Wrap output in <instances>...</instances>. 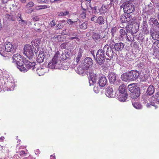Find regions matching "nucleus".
<instances>
[{
    "instance_id": "obj_37",
    "label": "nucleus",
    "mask_w": 159,
    "mask_h": 159,
    "mask_svg": "<svg viewBox=\"0 0 159 159\" xmlns=\"http://www.w3.org/2000/svg\"><path fill=\"white\" fill-rule=\"evenodd\" d=\"M52 39L53 40L56 42H60L61 40V35H58L56 36H54Z\"/></svg>"
},
{
    "instance_id": "obj_27",
    "label": "nucleus",
    "mask_w": 159,
    "mask_h": 159,
    "mask_svg": "<svg viewBox=\"0 0 159 159\" xmlns=\"http://www.w3.org/2000/svg\"><path fill=\"white\" fill-rule=\"evenodd\" d=\"M150 21L152 23V25H154L157 27L159 30V23L157 19L153 18H151L150 19Z\"/></svg>"
},
{
    "instance_id": "obj_57",
    "label": "nucleus",
    "mask_w": 159,
    "mask_h": 159,
    "mask_svg": "<svg viewBox=\"0 0 159 159\" xmlns=\"http://www.w3.org/2000/svg\"><path fill=\"white\" fill-rule=\"evenodd\" d=\"M80 61V57L78 56L76 58L75 62L76 63H78Z\"/></svg>"
},
{
    "instance_id": "obj_14",
    "label": "nucleus",
    "mask_w": 159,
    "mask_h": 159,
    "mask_svg": "<svg viewBox=\"0 0 159 159\" xmlns=\"http://www.w3.org/2000/svg\"><path fill=\"white\" fill-rule=\"evenodd\" d=\"M84 3L82 2L81 3V7L83 9L82 10H80V13H82V14H80V20H81L80 18L81 17L82 19H84L86 17V14L85 11L87 9V6L86 5H84Z\"/></svg>"
},
{
    "instance_id": "obj_16",
    "label": "nucleus",
    "mask_w": 159,
    "mask_h": 159,
    "mask_svg": "<svg viewBox=\"0 0 159 159\" xmlns=\"http://www.w3.org/2000/svg\"><path fill=\"white\" fill-rule=\"evenodd\" d=\"M44 53L43 51H40L39 52V54H38L36 59V61L38 63H42L43 61L44 58Z\"/></svg>"
},
{
    "instance_id": "obj_20",
    "label": "nucleus",
    "mask_w": 159,
    "mask_h": 159,
    "mask_svg": "<svg viewBox=\"0 0 159 159\" xmlns=\"http://www.w3.org/2000/svg\"><path fill=\"white\" fill-rule=\"evenodd\" d=\"M98 82L99 86L102 87H104L106 85L107 82L106 77L104 76L101 77L100 78Z\"/></svg>"
},
{
    "instance_id": "obj_13",
    "label": "nucleus",
    "mask_w": 159,
    "mask_h": 159,
    "mask_svg": "<svg viewBox=\"0 0 159 159\" xmlns=\"http://www.w3.org/2000/svg\"><path fill=\"white\" fill-rule=\"evenodd\" d=\"M151 98H150L149 99H148V98L147 97H143L142 98V101L143 102L144 104H146V106L147 107H149L151 106H154L155 107V108H156L157 107V106L155 104H153L152 102V101H150L149 99Z\"/></svg>"
},
{
    "instance_id": "obj_34",
    "label": "nucleus",
    "mask_w": 159,
    "mask_h": 159,
    "mask_svg": "<svg viewBox=\"0 0 159 159\" xmlns=\"http://www.w3.org/2000/svg\"><path fill=\"white\" fill-rule=\"evenodd\" d=\"M148 7L149 12L151 14L153 13L155 11V7L151 3L149 4Z\"/></svg>"
},
{
    "instance_id": "obj_51",
    "label": "nucleus",
    "mask_w": 159,
    "mask_h": 159,
    "mask_svg": "<svg viewBox=\"0 0 159 159\" xmlns=\"http://www.w3.org/2000/svg\"><path fill=\"white\" fill-rule=\"evenodd\" d=\"M50 7L49 6L44 5H41L42 9H44L46 8H49Z\"/></svg>"
},
{
    "instance_id": "obj_29",
    "label": "nucleus",
    "mask_w": 159,
    "mask_h": 159,
    "mask_svg": "<svg viewBox=\"0 0 159 159\" xmlns=\"http://www.w3.org/2000/svg\"><path fill=\"white\" fill-rule=\"evenodd\" d=\"M132 104L133 106L136 109H141L142 108V106L138 102H132Z\"/></svg>"
},
{
    "instance_id": "obj_62",
    "label": "nucleus",
    "mask_w": 159,
    "mask_h": 159,
    "mask_svg": "<svg viewBox=\"0 0 159 159\" xmlns=\"http://www.w3.org/2000/svg\"><path fill=\"white\" fill-rule=\"evenodd\" d=\"M55 156L53 155H51L50 156V159H55Z\"/></svg>"
},
{
    "instance_id": "obj_15",
    "label": "nucleus",
    "mask_w": 159,
    "mask_h": 159,
    "mask_svg": "<svg viewBox=\"0 0 159 159\" xmlns=\"http://www.w3.org/2000/svg\"><path fill=\"white\" fill-rule=\"evenodd\" d=\"M128 97V95L127 93H124L119 94L118 98L120 101L124 102L126 101Z\"/></svg>"
},
{
    "instance_id": "obj_44",
    "label": "nucleus",
    "mask_w": 159,
    "mask_h": 159,
    "mask_svg": "<svg viewBox=\"0 0 159 159\" xmlns=\"http://www.w3.org/2000/svg\"><path fill=\"white\" fill-rule=\"evenodd\" d=\"M57 30L61 29L63 27V25L62 23H59L56 26Z\"/></svg>"
},
{
    "instance_id": "obj_1",
    "label": "nucleus",
    "mask_w": 159,
    "mask_h": 159,
    "mask_svg": "<svg viewBox=\"0 0 159 159\" xmlns=\"http://www.w3.org/2000/svg\"><path fill=\"white\" fill-rule=\"evenodd\" d=\"M113 48L108 44H106L103 49H99L97 52L96 55V60L99 64H102L105 59L111 60L114 55Z\"/></svg>"
},
{
    "instance_id": "obj_24",
    "label": "nucleus",
    "mask_w": 159,
    "mask_h": 159,
    "mask_svg": "<svg viewBox=\"0 0 159 159\" xmlns=\"http://www.w3.org/2000/svg\"><path fill=\"white\" fill-rule=\"evenodd\" d=\"M154 87L152 85H151L148 88L146 93L148 95H151L154 93Z\"/></svg>"
},
{
    "instance_id": "obj_21",
    "label": "nucleus",
    "mask_w": 159,
    "mask_h": 159,
    "mask_svg": "<svg viewBox=\"0 0 159 159\" xmlns=\"http://www.w3.org/2000/svg\"><path fill=\"white\" fill-rule=\"evenodd\" d=\"M115 50L117 51H121L124 47V44L121 42L116 43L114 46Z\"/></svg>"
},
{
    "instance_id": "obj_36",
    "label": "nucleus",
    "mask_w": 159,
    "mask_h": 159,
    "mask_svg": "<svg viewBox=\"0 0 159 159\" xmlns=\"http://www.w3.org/2000/svg\"><path fill=\"white\" fill-rule=\"evenodd\" d=\"M118 30V28L115 26L112 28L111 29V33L112 37L114 36L115 34Z\"/></svg>"
},
{
    "instance_id": "obj_10",
    "label": "nucleus",
    "mask_w": 159,
    "mask_h": 159,
    "mask_svg": "<svg viewBox=\"0 0 159 159\" xmlns=\"http://www.w3.org/2000/svg\"><path fill=\"white\" fill-rule=\"evenodd\" d=\"M130 77V80L132 81L136 80L139 76V73L136 70H131L129 72Z\"/></svg>"
},
{
    "instance_id": "obj_12",
    "label": "nucleus",
    "mask_w": 159,
    "mask_h": 159,
    "mask_svg": "<svg viewBox=\"0 0 159 159\" xmlns=\"http://www.w3.org/2000/svg\"><path fill=\"white\" fill-rule=\"evenodd\" d=\"M132 17L129 14H126L124 16H122L120 19L121 22L122 23L128 22L130 23L132 22Z\"/></svg>"
},
{
    "instance_id": "obj_41",
    "label": "nucleus",
    "mask_w": 159,
    "mask_h": 159,
    "mask_svg": "<svg viewBox=\"0 0 159 159\" xmlns=\"http://www.w3.org/2000/svg\"><path fill=\"white\" fill-rule=\"evenodd\" d=\"M34 3L33 2L31 1L28 3L26 5V7H31L34 6Z\"/></svg>"
},
{
    "instance_id": "obj_9",
    "label": "nucleus",
    "mask_w": 159,
    "mask_h": 159,
    "mask_svg": "<svg viewBox=\"0 0 159 159\" xmlns=\"http://www.w3.org/2000/svg\"><path fill=\"white\" fill-rule=\"evenodd\" d=\"M124 12L127 14L131 13L135 10L134 6L132 4H128L124 6Z\"/></svg>"
},
{
    "instance_id": "obj_39",
    "label": "nucleus",
    "mask_w": 159,
    "mask_h": 159,
    "mask_svg": "<svg viewBox=\"0 0 159 159\" xmlns=\"http://www.w3.org/2000/svg\"><path fill=\"white\" fill-rule=\"evenodd\" d=\"M87 22H84L80 25V29L85 30L87 28Z\"/></svg>"
},
{
    "instance_id": "obj_38",
    "label": "nucleus",
    "mask_w": 159,
    "mask_h": 159,
    "mask_svg": "<svg viewBox=\"0 0 159 159\" xmlns=\"http://www.w3.org/2000/svg\"><path fill=\"white\" fill-rule=\"evenodd\" d=\"M18 16L19 17V18H18V20L19 22V23H23L25 24H27L26 21V20H24L22 19L20 14H18Z\"/></svg>"
},
{
    "instance_id": "obj_25",
    "label": "nucleus",
    "mask_w": 159,
    "mask_h": 159,
    "mask_svg": "<svg viewBox=\"0 0 159 159\" xmlns=\"http://www.w3.org/2000/svg\"><path fill=\"white\" fill-rule=\"evenodd\" d=\"M148 76V74L145 73V72H142L139 74V77L141 81H145L147 79Z\"/></svg>"
},
{
    "instance_id": "obj_30",
    "label": "nucleus",
    "mask_w": 159,
    "mask_h": 159,
    "mask_svg": "<svg viewBox=\"0 0 159 159\" xmlns=\"http://www.w3.org/2000/svg\"><path fill=\"white\" fill-rule=\"evenodd\" d=\"M36 72L39 76L43 75L45 72L44 69L42 68L37 69L36 70Z\"/></svg>"
},
{
    "instance_id": "obj_49",
    "label": "nucleus",
    "mask_w": 159,
    "mask_h": 159,
    "mask_svg": "<svg viewBox=\"0 0 159 159\" xmlns=\"http://www.w3.org/2000/svg\"><path fill=\"white\" fill-rule=\"evenodd\" d=\"M49 25L52 27L56 25L54 20H53L52 21H51L50 22Z\"/></svg>"
},
{
    "instance_id": "obj_46",
    "label": "nucleus",
    "mask_w": 159,
    "mask_h": 159,
    "mask_svg": "<svg viewBox=\"0 0 159 159\" xmlns=\"http://www.w3.org/2000/svg\"><path fill=\"white\" fill-rule=\"evenodd\" d=\"M37 1L39 3H48L49 0H37Z\"/></svg>"
},
{
    "instance_id": "obj_4",
    "label": "nucleus",
    "mask_w": 159,
    "mask_h": 159,
    "mask_svg": "<svg viewBox=\"0 0 159 159\" xmlns=\"http://www.w3.org/2000/svg\"><path fill=\"white\" fill-rule=\"evenodd\" d=\"M59 54V52L57 51L52 59V61L48 64V68L51 69H59L61 68V63Z\"/></svg>"
},
{
    "instance_id": "obj_53",
    "label": "nucleus",
    "mask_w": 159,
    "mask_h": 159,
    "mask_svg": "<svg viewBox=\"0 0 159 159\" xmlns=\"http://www.w3.org/2000/svg\"><path fill=\"white\" fill-rule=\"evenodd\" d=\"M66 44L65 43H63V44H62L61 45V48H63V49L65 48H66Z\"/></svg>"
},
{
    "instance_id": "obj_22",
    "label": "nucleus",
    "mask_w": 159,
    "mask_h": 159,
    "mask_svg": "<svg viewBox=\"0 0 159 159\" xmlns=\"http://www.w3.org/2000/svg\"><path fill=\"white\" fill-rule=\"evenodd\" d=\"M119 33V39L120 41H123L125 38L126 34V32L124 30L121 29L120 30Z\"/></svg>"
},
{
    "instance_id": "obj_64",
    "label": "nucleus",
    "mask_w": 159,
    "mask_h": 159,
    "mask_svg": "<svg viewBox=\"0 0 159 159\" xmlns=\"http://www.w3.org/2000/svg\"><path fill=\"white\" fill-rule=\"evenodd\" d=\"M20 1L22 2L25 3L26 2V0H20Z\"/></svg>"
},
{
    "instance_id": "obj_32",
    "label": "nucleus",
    "mask_w": 159,
    "mask_h": 159,
    "mask_svg": "<svg viewBox=\"0 0 159 159\" xmlns=\"http://www.w3.org/2000/svg\"><path fill=\"white\" fill-rule=\"evenodd\" d=\"M40 40L39 39H36L33 40L31 42L32 45H33L35 46H38L40 44Z\"/></svg>"
},
{
    "instance_id": "obj_6",
    "label": "nucleus",
    "mask_w": 159,
    "mask_h": 159,
    "mask_svg": "<svg viewBox=\"0 0 159 159\" xmlns=\"http://www.w3.org/2000/svg\"><path fill=\"white\" fill-rule=\"evenodd\" d=\"M128 87L129 90L131 93L130 96L132 98L136 99L139 96V88L137 87L136 84H129L128 86Z\"/></svg>"
},
{
    "instance_id": "obj_23",
    "label": "nucleus",
    "mask_w": 159,
    "mask_h": 159,
    "mask_svg": "<svg viewBox=\"0 0 159 159\" xmlns=\"http://www.w3.org/2000/svg\"><path fill=\"white\" fill-rule=\"evenodd\" d=\"M128 73H129V72L124 73L121 75V79L123 81L125 82L130 81L129 75Z\"/></svg>"
},
{
    "instance_id": "obj_42",
    "label": "nucleus",
    "mask_w": 159,
    "mask_h": 159,
    "mask_svg": "<svg viewBox=\"0 0 159 159\" xmlns=\"http://www.w3.org/2000/svg\"><path fill=\"white\" fill-rule=\"evenodd\" d=\"M60 57L61 58L62 60H65L68 58V57L66 56V52H65V53H62L61 55V57Z\"/></svg>"
},
{
    "instance_id": "obj_2",
    "label": "nucleus",
    "mask_w": 159,
    "mask_h": 159,
    "mask_svg": "<svg viewBox=\"0 0 159 159\" xmlns=\"http://www.w3.org/2000/svg\"><path fill=\"white\" fill-rule=\"evenodd\" d=\"M12 59L13 62H16L18 68L24 72L27 71L31 67L35 66L34 62H31L26 60L24 62L22 58L19 54L14 55Z\"/></svg>"
},
{
    "instance_id": "obj_61",
    "label": "nucleus",
    "mask_w": 159,
    "mask_h": 159,
    "mask_svg": "<svg viewBox=\"0 0 159 159\" xmlns=\"http://www.w3.org/2000/svg\"><path fill=\"white\" fill-rule=\"evenodd\" d=\"M58 15L60 16H64V15H63V12H60L59 14H58Z\"/></svg>"
},
{
    "instance_id": "obj_47",
    "label": "nucleus",
    "mask_w": 159,
    "mask_h": 159,
    "mask_svg": "<svg viewBox=\"0 0 159 159\" xmlns=\"http://www.w3.org/2000/svg\"><path fill=\"white\" fill-rule=\"evenodd\" d=\"M79 67H80V65H78L77 66H76L74 68L75 70V71L78 74H80V70H79L80 68H79Z\"/></svg>"
},
{
    "instance_id": "obj_56",
    "label": "nucleus",
    "mask_w": 159,
    "mask_h": 159,
    "mask_svg": "<svg viewBox=\"0 0 159 159\" xmlns=\"http://www.w3.org/2000/svg\"><path fill=\"white\" fill-rule=\"evenodd\" d=\"M69 13L68 11H66L63 12L64 16H66L69 14Z\"/></svg>"
},
{
    "instance_id": "obj_63",
    "label": "nucleus",
    "mask_w": 159,
    "mask_h": 159,
    "mask_svg": "<svg viewBox=\"0 0 159 159\" xmlns=\"http://www.w3.org/2000/svg\"><path fill=\"white\" fill-rule=\"evenodd\" d=\"M0 140L1 141H2L4 139V138L2 136L0 138Z\"/></svg>"
},
{
    "instance_id": "obj_60",
    "label": "nucleus",
    "mask_w": 159,
    "mask_h": 159,
    "mask_svg": "<svg viewBox=\"0 0 159 159\" xmlns=\"http://www.w3.org/2000/svg\"><path fill=\"white\" fill-rule=\"evenodd\" d=\"M9 0H2V2L3 3H7Z\"/></svg>"
},
{
    "instance_id": "obj_55",
    "label": "nucleus",
    "mask_w": 159,
    "mask_h": 159,
    "mask_svg": "<svg viewBox=\"0 0 159 159\" xmlns=\"http://www.w3.org/2000/svg\"><path fill=\"white\" fill-rule=\"evenodd\" d=\"M34 11V10H31V9H29L28 11L27 10H26V12L27 13H32V12H33Z\"/></svg>"
},
{
    "instance_id": "obj_5",
    "label": "nucleus",
    "mask_w": 159,
    "mask_h": 159,
    "mask_svg": "<svg viewBox=\"0 0 159 159\" xmlns=\"http://www.w3.org/2000/svg\"><path fill=\"white\" fill-rule=\"evenodd\" d=\"M93 64L92 60L90 57L86 58L81 64V70L80 71L83 76L86 75L88 73V69L92 66Z\"/></svg>"
},
{
    "instance_id": "obj_19",
    "label": "nucleus",
    "mask_w": 159,
    "mask_h": 159,
    "mask_svg": "<svg viewBox=\"0 0 159 159\" xmlns=\"http://www.w3.org/2000/svg\"><path fill=\"white\" fill-rule=\"evenodd\" d=\"M148 26L147 22L145 21H143L142 29L141 30L143 34L147 35L149 34V31Z\"/></svg>"
},
{
    "instance_id": "obj_45",
    "label": "nucleus",
    "mask_w": 159,
    "mask_h": 159,
    "mask_svg": "<svg viewBox=\"0 0 159 159\" xmlns=\"http://www.w3.org/2000/svg\"><path fill=\"white\" fill-rule=\"evenodd\" d=\"M93 90L95 93H98L99 92V87L95 86L94 87Z\"/></svg>"
},
{
    "instance_id": "obj_54",
    "label": "nucleus",
    "mask_w": 159,
    "mask_h": 159,
    "mask_svg": "<svg viewBox=\"0 0 159 159\" xmlns=\"http://www.w3.org/2000/svg\"><path fill=\"white\" fill-rule=\"evenodd\" d=\"M157 43H159V39L158 40H157L155 42H154L153 45L154 46H155V45H157V47H158V44L157 45Z\"/></svg>"
},
{
    "instance_id": "obj_58",
    "label": "nucleus",
    "mask_w": 159,
    "mask_h": 159,
    "mask_svg": "<svg viewBox=\"0 0 159 159\" xmlns=\"http://www.w3.org/2000/svg\"><path fill=\"white\" fill-rule=\"evenodd\" d=\"M19 154L20 156H22L23 154H25V152L23 151H22L20 152Z\"/></svg>"
},
{
    "instance_id": "obj_17",
    "label": "nucleus",
    "mask_w": 159,
    "mask_h": 159,
    "mask_svg": "<svg viewBox=\"0 0 159 159\" xmlns=\"http://www.w3.org/2000/svg\"><path fill=\"white\" fill-rule=\"evenodd\" d=\"M149 101H152L153 104L156 103L159 104V92H157L155 95L152 96L149 99Z\"/></svg>"
},
{
    "instance_id": "obj_50",
    "label": "nucleus",
    "mask_w": 159,
    "mask_h": 159,
    "mask_svg": "<svg viewBox=\"0 0 159 159\" xmlns=\"http://www.w3.org/2000/svg\"><path fill=\"white\" fill-rule=\"evenodd\" d=\"M34 9L37 10L42 9L41 5H39L38 6L35 7H34Z\"/></svg>"
},
{
    "instance_id": "obj_35",
    "label": "nucleus",
    "mask_w": 159,
    "mask_h": 159,
    "mask_svg": "<svg viewBox=\"0 0 159 159\" xmlns=\"http://www.w3.org/2000/svg\"><path fill=\"white\" fill-rule=\"evenodd\" d=\"M107 7L104 5H102L99 9V11L102 13H104L107 11Z\"/></svg>"
},
{
    "instance_id": "obj_7",
    "label": "nucleus",
    "mask_w": 159,
    "mask_h": 159,
    "mask_svg": "<svg viewBox=\"0 0 159 159\" xmlns=\"http://www.w3.org/2000/svg\"><path fill=\"white\" fill-rule=\"evenodd\" d=\"M34 48L33 46L26 44L24 47L23 53L29 59H31L34 57V53H37L34 51Z\"/></svg>"
},
{
    "instance_id": "obj_8",
    "label": "nucleus",
    "mask_w": 159,
    "mask_h": 159,
    "mask_svg": "<svg viewBox=\"0 0 159 159\" xmlns=\"http://www.w3.org/2000/svg\"><path fill=\"white\" fill-rule=\"evenodd\" d=\"M98 78V75L94 72L93 70H90L89 76L88 77L89 85H93L96 84V82Z\"/></svg>"
},
{
    "instance_id": "obj_11",
    "label": "nucleus",
    "mask_w": 159,
    "mask_h": 159,
    "mask_svg": "<svg viewBox=\"0 0 159 159\" xmlns=\"http://www.w3.org/2000/svg\"><path fill=\"white\" fill-rule=\"evenodd\" d=\"M105 94L107 97L110 98H112L115 97L116 93L113 91V89L112 88L109 87L106 89Z\"/></svg>"
},
{
    "instance_id": "obj_31",
    "label": "nucleus",
    "mask_w": 159,
    "mask_h": 159,
    "mask_svg": "<svg viewBox=\"0 0 159 159\" xmlns=\"http://www.w3.org/2000/svg\"><path fill=\"white\" fill-rule=\"evenodd\" d=\"M126 40L127 41L132 42L134 40V36L133 34L130 33V34L126 35Z\"/></svg>"
},
{
    "instance_id": "obj_33",
    "label": "nucleus",
    "mask_w": 159,
    "mask_h": 159,
    "mask_svg": "<svg viewBox=\"0 0 159 159\" xmlns=\"http://www.w3.org/2000/svg\"><path fill=\"white\" fill-rule=\"evenodd\" d=\"M119 94L127 93L126 91L125 90L124 85H120L119 88Z\"/></svg>"
},
{
    "instance_id": "obj_48",
    "label": "nucleus",
    "mask_w": 159,
    "mask_h": 159,
    "mask_svg": "<svg viewBox=\"0 0 159 159\" xmlns=\"http://www.w3.org/2000/svg\"><path fill=\"white\" fill-rule=\"evenodd\" d=\"M93 38L94 39H97L100 38V36L98 34H95L93 35Z\"/></svg>"
},
{
    "instance_id": "obj_28",
    "label": "nucleus",
    "mask_w": 159,
    "mask_h": 159,
    "mask_svg": "<svg viewBox=\"0 0 159 159\" xmlns=\"http://www.w3.org/2000/svg\"><path fill=\"white\" fill-rule=\"evenodd\" d=\"M104 22V20L102 16H99L95 21V23H98L100 25L103 24Z\"/></svg>"
},
{
    "instance_id": "obj_52",
    "label": "nucleus",
    "mask_w": 159,
    "mask_h": 159,
    "mask_svg": "<svg viewBox=\"0 0 159 159\" xmlns=\"http://www.w3.org/2000/svg\"><path fill=\"white\" fill-rule=\"evenodd\" d=\"M32 18L33 20L35 21H37L39 20V18H38V16H37L32 17Z\"/></svg>"
},
{
    "instance_id": "obj_59",
    "label": "nucleus",
    "mask_w": 159,
    "mask_h": 159,
    "mask_svg": "<svg viewBox=\"0 0 159 159\" xmlns=\"http://www.w3.org/2000/svg\"><path fill=\"white\" fill-rule=\"evenodd\" d=\"M96 17L95 16H93L91 18V20L92 21H95Z\"/></svg>"
},
{
    "instance_id": "obj_43",
    "label": "nucleus",
    "mask_w": 159,
    "mask_h": 159,
    "mask_svg": "<svg viewBox=\"0 0 159 159\" xmlns=\"http://www.w3.org/2000/svg\"><path fill=\"white\" fill-rule=\"evenodd\" d=\"M66 21L68 24L70 25H72L77 22V21H73L70 19H67Z\"/></svg>"
},
{
    "instance_id": "obj_18",
    "label": "nucleus",
    "mask_w": 159,
    "mask_h": 159,
    "mask_svg": "<svg viewBox=\"0 0 159 159\" xmlns=\"http://www.w3.org/2000/svg\"><path fill=\"white\" fill-rule=\"evenodd\" d=\"M108 77L109 81L111 84H113L116 79V74L112 72H110L109 74Z\"/></svg>"
},
{
    "instance_id": "obj_26",
    "label": "nucleus",
    "mask_w": 159,
    "mask_h": 159,
    "mask_svg": "<svg viewBox=\"0 0 159 159\" xmlns=\"http://www.w3.org/2000/svg\"><path fill=\"white\" fill-rule=\"evenodd\" d=\"M150 33L151 36L153 39L155 40H157L159 38V32H152L151 31H150Z\"/></svg>"
},
{
    "instance_id": "obj_40",
    "label": "nucleus",
    "mask_w": 159,
    "mask_h": 159,
    "mask_svg": "<svg viewBox=\"0 0 159 159\" xmlns=\"http://www.w3.org/2000/svg\"><path fill=\"white\" fill-rule=\"evenodd\" d=\"M5 17L7 18L8 20H14V17L13 16H12L9 15H6L5 16Z\"/></svg>"
},
{
    "instance_id": "obj_3",
    "label": "nucleus",
    "mask_w": 159,
    "mask_h": 159,
    "mask_svg": "<svg viewBox=\"0 0 159 159\" xmlns=\"http://www.w3.org/2000/svg\"><path fill=\"white\" fill-rule=\"evenodd\" d=\"M16 49V46L11 43L7 42L4 45H0V54L3 56H5L6 52H14Z\"/></svg>"
}]
</instances>
